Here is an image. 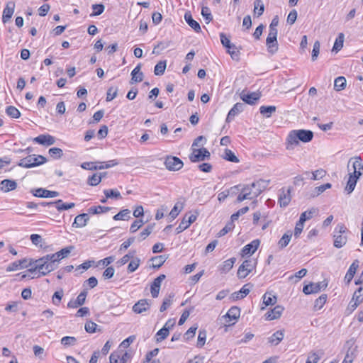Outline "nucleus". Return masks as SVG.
Here are the masks:
<instances>
[{"label": "nucleus", "instance_id": "1", "mask_svg": "<svg viewBox=\"0 0 363 363\" xmlns=\"http://www.w3.org/2000/svg\"><path fill=\"white\" fill-rule=\"evenodd\" d=\"M350 163H352L353 172L349 173V178L345 186V191L348 194H351L356 186L357 182L359 177L362 174L363 162L360 157H354L350 159L347 168L350 167ZM350 171V169H348Z\"/></svg>", "mask_w": 363, "mask_h": 363}, {"label": "nucleus", "instance_id": "2", "mask_svg": "<svg viewBox=\"0 0 363 363\" xmlns=\"http://www.w3.org/2000/svg\"><path fill=\"white\" fill-rule=\"evenodd\" d=\"M313 133L309 130H291L287 137L288 150L293 149L294 146L298 145V141L308 143L312 140Z\"/></svg>", "mask_w": 363, "mask_h": 363}, {"label": "nucleus", "instance_id": "3", "mask_svg": "<svg viewBox=\"0 0 363 363\" xmlns=\"http://www.w3.org/2000/svg\"><path fill=\"white\" fill-rule=\"evenodd\" d=\"M348 232L346 226L342 223H339L335 227L333 232L334 242L333 245L337 248H341L347 241V233Z\"/></svg>", "mask_w": 363, "mask_h": 363}, {"label": "nucleus", "instance_id": "4", "mask_svg": "<svg viewBox=\"0 0 363 363\" xmlns=\"http://www.w3.org/2000/svg\"><path fill=\"white\" fill-rule=\"evenodd\" d=\"M47 162L46 157L39 155H30L23 159H21L18 165L24 168H33L41 164H45Z\"/></svg>", "mask_w": 363, "mask_h": 363}, {"label": "nucleus", "instance_id": "5", "mask_svg": "<svg viewBox=\"0 0 363 363\" xmlns=\"http://www.w3.org/2000/svg\"><path fill=\"white\" fill-rule=\"evenodd\" d=\"M269 181L259 179L250 185H247L244 186V188H248V194H250V196L251 199L257 197L266 188L269 184Z\"/></svg>", "mask_w": 363, "mask_h": 363}, {"label": "nucleus", "instance_id": "6", "mask_svg": "<svg viewBox=\"0 0 363 363\" xmlns=\"http://www.w3.org/2000/svg\"><path fill=\"white\" fill-rule=\"evenodd\" d=\"M256 261L253 259H246L239 267L237 274L238 278H245L256 267Z\"/></svg>", "mask_w": 363, "mask_h": 363}, {"label": "nucleus", "instance_id": "7", "mask_svg": "<svg viewBox=\"0 0 363 363\" xmlns=\"http://www.w3.org/2000/svg\"><path fill=\"white\" fill-rule=\"evenodd\" d=\"M199 216V212L195 211L194 213H186L182 218L181 223L176 228L177 234H179L183 232L184 230L187 229L191 223H193L197 218Z\"/></svg>", "mask_w": 363, "mask_h": 363}, {"label": "nucleus", "instance_id": "8", "mask_svg": "<svg viewBox=\"0 0 363 363\" xmlns=\"http://www.w3.org/2000/svg\"><path fill=\"white\" fill-rule=\"evenodd\" d=\"M210 156L211 154L206 148H192V152L189 156V159L192 162H198L208 159Z\"/></svg>", "mask_w": 363, "mask_h": 363}, {"label": "nucleus", "instance_id": "9", "mask_svg": "<svg viewBox=\"0 0 363 363\" xmlns=\"http://www.w3.org/2000/svg\"><path fill=\"white\" fill-rule=\"evenodd\" d=\"M164 165L169 171H178L182 168L184 163L177 157L167 156L164 160Z\"/></svg>", "mask_w": 363, "mask_h": 363}, {"label": "nucleus", "instance_id": "10", "mask_svg": "<svg viewBox=\"0 0 363 363\" xmlns=\"http://www.w3.org/2000/svg\"><path fill=\"white\" fill-rule=\"evenodd\" d=\"M291 187H288L287 189L282 188L280 189L278 201L281 207H286L289 204L291 200Z\"/></svg>", "mask_w": 363, "mask_h": 363}, {"label": "nucleus", "instance_id": "11", "mask_svg": "<svg viewBox=\"0 0 363 363\" xmlns=\"http://www.w3.org/2000/svg\"><path fill=\"white\" fill-rule=\"evenodd\" d=\"M151 306V301L147 299H140L135 303L133 306V311L138 314H141L143 312L150 309Z\"/></svg>", "mask_w": 363, "mask_h": 363}, {"label": "nucleus", "instance_id": "12", "mask_svg": "<svg viewBox=\"0 0 363 363\" xmlns=\"http://www.w3.org/2000/svg\"><path fill=\"white\" fill-rule=\"evenodd\" d=\"M166 276L164 274H160L159 277L155 278L152 281L150 287L151 295L153 298H157L159 295L161 284L164 280Z\"/></svg>", "mask_w": 363, "mask_h": 363}, {"label": "nucleus", "instance_id": "13", "mask_svg": "<svg viewBox=\"0 0 363 363\" xmlns=\"http://www.w3.org/2000/svg\"><path fill=\"white\" fill-rule=\"evenodd\" d=\"M33 196L40 198H54L59 196V192L38 188L32 191Z\"/></svg>", "mask_w": 363, "mask_h": 363}, {"label": "nucleus", "instance_id": "14", "mask_svg": "<svg viewBox=\"0 0 363 363\" xmlns=\"http://www.w3.org/2000/svg\"><path fill=\"white\" fill-rule=\"evenodd\" d=\"M33 141L43 145L50 146L55 143V138L49 134H42L35 137Z\"/></svg>", "mask_w": 363, "mask_h": 363}, {"label": "nucleus", "instance_id": "15", "mask_svg": "<svg viewBox=\"0 0 363 363\" xmlns=\"http://www.w3.org/2000/svg\"><path fill=\"white\" fill-rule=\"evenodd\" d=\"M47 205L49 206H55L58 211L69 210L75 206L74 203H64L61 199H58L55 201H50L47 203Z\"/></svg>", "mask_w": 363, "mask_h": 363}, {"label": "nucleus", "instance_id": "16", "mask_svg": "<svg viewBox=\"0 0 363 363\" xmlns=\"http://www.w3.org/2000/svg\"><path fill=\"white\" fill-rule=\"evenodd\" d=\"M86 296L87 291L86 289H84L78 295L75 301L71 300L67 303V307L70 308H76L79 306L84 305L86 301Z\"/></svg>", "mask_w": 363, "mask_h": 363}, {"label": "nucleus", "instance_id": "17", "mask_svg": "<svg viewBox=\"0 0 363 363\" xmlns=\"http://www.w3.org/2000/svg\"><path fill=\"white\" fill-rule=\"evenodd\" d=\"M259 243V240H254L250 243L246 245L242 250V257L252 255L257 250Z\"/></svg>", "mask_w": 363, "mask_h": 363}, {"label": "nucleus", "instance_id": "18", "mask_svg": "<svg viewBox=\"0 0 363 363\" xmlns=\"http://www.w3.org/2000/svg\"><path fill=\"white\" fill-rule=\"evenodd\" d=\"M347 345H350V346L349 347L342 363H352L354 358L356 356L357 347L354 346V343L352 341H347Z\"/></svg>", "mask_w": 363, "mask_h": 363}, {"label": "nucleus", "instance_id": "19", "mask_svg": "<svg viewBox=\"0 0 363 363\" xmlns=\"http://www.w3.org/2000/svg\"><path fill=\"white\" fill-rule=\"evenodd\" d=\"M363 291L362 287H359L353 294L352 298L349 303V308L354 310L362 301L363 297L361 292Z\"/></svg>", "mask_w": 363, "mask_h": 363}, {"label": "nucleus", "instance_id": "20", "mask_svg": "<svg viewBox=\"0 0 363 363\" xmlns=\"http://www.w3.org/2000/svg\"><path fill=\"white\" fill-rule=\"evenodd\" d=\"M15 10V3L9 1L6 4L5 9L3 11L2 21L3 23L8 22L12 17Z\"/></svg>", "mask_w": 363, "mask_h": 363}, {"label": "nucleus", "instance_id": "21", "mask_svg": "<svg viewBox=\"0 0 363 363\" xmlns=\"http://www.w3.org/2000/svg\"><path fill=\"white\" fill-rule=\"evenodd\" d=\"M261 97V94L259 92H252L248 94L242 93L240 98L246 104L253 105Z\"/></svg>", "mask_w": 363, "mask_h": 363}, {"label": "nucleus", "instance_id": "22", "mask_svg": "<svg viewBox=\"0 0 363 363\" xmlns=\"http://www.w3.org/2000/svg\"><path fill=\"white\" fill-rule=\"evenodd\" d=\"M284 307L280 305L276 306L273 309L268 311L266 314V319L268 320H272L275 319H278L281 317L283 311Z\"/></svg>", "mask_w": 363, "mask_h": 363}, {"label": "nucleus", "instance_id": "23", "mask_svg": "<svg viewBox=\"0 0 363 363\" xmlns=\"http://www.w3.org/2000/svg\"><path fill=\"white\" fill-rule=\"evenodd\" d=\"M141 69V64H138L131 72V79L130 83L133 84L135 83H138L143 81L144 74L140 71Z\"/></svg>", "mask_w": 363, "mask_h": 363}, {"label": "nucleus", "instance_id": "24", "mask_svg": "<svg viewBox=\"0 0 363 363\" xmlns=\"http://www.w3.org/2000/svg\"><path fill=\"white\" fill-rule=\"evenodd\" d=\"M245 104L242 103H236L230 110L226 118V122H230L235 116L244 110Z\"/></svg>", "mask_w": 363, "mask_h": 363}, {"label": "nucleus", "instance_id": "25", "mask_svg": "<svg viewBox=\"0 0 363 363\" xmlns=\"http://www.w3.org/2000/svg\"><path fill=\"white\" fill-rule=\"evenodd\" d=\"M89 220V217L88 213L79 214L75 217L74 220L72 223V227L83 228L86 225Z\"/></svg>", "mask_w": 363, "mask_h": 363}, {"label": "nucleus", "instance_id": "26", "mask_svg": "<svg viewBox=\"0 0 363 363\" xmlns=\"http://www.w3.org/2000/svg\"><path fill=\"white\" fill-rule=\"evenodd\" d=\"M359 267V261L357 259L354 260L352 264L350 265L349 269L347 270L345 277V281L347 284H349L352 279L354 277V275L356 273V271Z\"/></svg>", "mask_w": 363, "mask_h": 363}, {"label": "nucleus", "instance_id": "27", "mask_svg": "<svg viewBox=\"0 0 363 363\" xmlns=\"http://www.w3.org/2000/svg\"><path fill=\"white\" fill-rule=\"evenodd\" d=\"M17 186V184L13 180L10 179H4L1 181L0 184V189L1 191L4 192H9L10 191L14 190Z\"/></svg>", "mask_w": 363, "mask_h": 363}, {"label": "nucleus", "instance_id": "28", "mask_svg": "<svg viewBox=\"0 0 363 363\" xmlns=\"http://www.w3.org/2000/svg\"><path fill=\"white\" fill-rule=\"evenodd\" d=\"M266 46L267 51L272 54H275L279 49V45L277 40L273 39L272 38L267 37L266 39Z\"/></svg>", "mask_w": 363, "mask_h": 363}, {"label": "nucleus", "instance_id": "29", "mask_svg": "<svg viewBox=\"0 0 363 363\" xmlns=\"http://www.w3.org/2000/svg\"><path fill=\"white\" fill-rule=\"evenodd\" d=\"M184 19L188 25L193 28L196 32L201 31V26L199 23L193 19L190 13H186L184 14Z\"/></svg>", "mask_w": 363, "mask_h": 363}, {"label": "nucleus", "instance_id": "30", "mask_svg": "<svg viewBox=\"0 0 363 363\" xmlns=\"http://www.w3.org/2000/svg\"><path fill=\"white\" fill-rule=\"evenodd\" d=\"M240 315V310L238 307L233 306L231 307L225 315L223 316L225 318H229L230 320H237Z\"/></svg>", "mask_w": 363, "mask_h": 363}, {"label": "nucleus", "instance_id": "31", "mask_svg": "<svg viewBox=\"0 0 363 363\" xmlns=\"http://www.w3.org/2000/svg\"><path fill=\"white\" fill-rule=\"evenodd\" d=\"M262 303L266 306H273L277 303V298L271 293H265L262 296Z\"/></svg>", "mask_w": 363, "mask_h": 363}, {"label": "nucleus", "instance_id": "32", "mask_svg": "<svg viewBox=\"0 0 363 363\" xmlns=\"http://www.w3.org/2000/svg\"><path fill=\"white\" fill-rule=\"evenodd\" d=\"M318 212V208H312L308 211L303 212L299 218V220L305 223L307 220H309L313 218V216L317 214Z\"/></svg>", "mask_w": 363, "mask_h": 363}, {"label": "nucleus", "instance_id": "33", "mask_svg": "<svg viewBox=\"0 0 363 363\" xmlns=\"http://www.w3.org/2000/svg\"><path fill=\"white\" fill-rule=\"evenodd\" d=\"M284 330H277L269 337V342L277 345L284 338Z\"/></svg>", "mask_w": 363, "mask_h": 363}, {"label": "nucleus", "instance_id": "34", "mask_svg": "<svg viewBox=\"0 0 363 363\" xmlns=\"http://www.w3.org/2000/svg\"><path fill=\"white\" fill-rule=\"evenodd\" d=\"M111 209V207L93 206L88 209V213L90 214H101L108 212Z\"/></svg>", "mask_w": 363, "mask_h": 363}, {"label": "nucleus", "instance_id": "35", "mask_svg": "<svg viewBox=\"0 0 363 363\" xmlns=\"http://www.w3.org/2000/svg\"><path fill=\"white\" fill-rule=\"evenodd\" d=\"M81 167L84 169H89V170H96V169H104V167L102 165V162H84L81 165Z\"/></svg>", "mask_w": 363, "mask_h": 363}, {"label": "nucleus", "instance_id": "36", "mask_svg": "<svg viewBox=\"0 0 363 363\" xmlns=\"http://www.w3.org/2000/svg\"><path fill=\"white\" fill-rule=\"evenodd\" d=\"M322 355H323V352L322 350H319L318 352H311L308 354L306 363H318Z\"/></svg>", "mask_w": 363, "mask_h": 363}, {"label": "nucleus", "instance_id": "37", "mask_svg": "<svg viewBox=\"0 0 363 363\" xmlns=\"http://www.w3.org/2000/svg\"><path fill=\"white\" fill-rule=\"evenodd\" d=\"M167 257L165 255H158L152 257L150 260L152 261V267L159 269L166 261Z\"/></svg>", "mask_w": 363, "mask_h": 363}, {"label": "nucleus", "instance_id": "38", "mask_svg": "<svg viewBox=\"0 0 363 363\" xmlns=\"http://www.w3.org/2000/svg\"><path fill=\"white\" fill-rule=\"evenodd\" d=\"M249 284L244 285L239 291L234 292L232 294L234 300H238L244 298L250 293V289L247 288Z\"/></svg>", "mask_w": 363, "mask_h": 363}, {"label": "nucleus", "instance_id": "39", "mask_svg": "<svg viewBox=\"0 0 363 363\" xmlns=\"http://www.w3.org/2000/svg\"><path fill=\"white\" fill-rule=\"evenodd\" d=\"M276 109L275 106H262L259 108V112L266 118H269L272 113H275Z\"/></svg>", "mask_w": 363, "mask_h": 363}, {"label": "nucleus", "instance_id": "40", "mask_svg": "<svg viewBox=\"0 0 363 363\" xmlns=\"http://www.w3.org/2000/svg\"><path fill=\"white\" fill-rule=\"evenodd\" d=\"M235 261L236 258L235 257L224 261L220 267V271L224 273L228 272L233 268Z\"/></svg>", "mask_w": 363, "mask_h": 363}, {"label": "nucleus", "instance_id": "41", "mask_svg": "<svg viewBox=\"0 0 363 363\" xmlns=\"http://www.w3.org/2000/svg\"><path fill=\"white\" fill-rule=\"evenodd\" d=\"M291 237H292V233L291 231H288L287 233L284 234V235L281 237V238L278 242L279 247L281 249H283L285 247H286L289 245V243L291 239Z\"/></svg>", "mask_w": 363, "mask_h": 363}, {"label": "nucleus", "instance_id": "42", "mask_svg": "<svg viewBox=\"0 0 363 363\" xmlns=\"http://www.w3.org/2000/svg\"><path fill=\"white\" fill-rule=\"evenodd\" d=\"M344 39L345 35L342 33H340L337 38H336L333 48V51H335V52H339L343 47L344 43Z\"/></svg>", "mask_w": 363, "mask_h": 363}, {"label": "nucleus", "instance_id": "43", "mask_svg": "<svg viewBox=\"0 0 363 363\" xmlns=\"http://www.w3.org/2000/svg\"><path fill=\"white\" fill-rule=\"evenodd\" d=\"M45 263H46V259L45 257L44 256L38 259L33 261V264H35V267L29 269L28 271L30 272H34L36 270H38V272L40 273V271H43V269H41L40 267H44Z\"/></svg>", "mask_w": 363, "mask_h": 363}, {"label": "nucleus", "instance_id": "44", "mask_svg": "<svg viewBox=\"0 0 363 363\" xmlns=\"http://www.w3.org/2000/svg\"><path fill=\"white\" fill-rule=\"evenodd\" d=\"M347 81L344 77H338L335 79L334 89L339 91L343 90L346 87Z\"/></svg>", "mask_w": 363, "mask_h": 363}, {"label": "nucleus", "instance_id": "45", "mask_svg": "<svg viewBox=\"0 0 363 363\" xmlns=\"http://www.w3.org/2000/svg\"><path fill=\"white\" fill-rule=\"evenodd\" d=\"M141 260L139 257H133L128 265L127 271L128 273H133L137 270L140 264Z\"/></svg>", "mask_w": 363, "mask_h": 363}, {"label": "nucleus", "instance_id": "46", "mask_svg": "<svg viewBox=\"0 0 363 363\" xmlns=\"http://www.w3.org/2000/svg\"><path fill=\"white\" fill-rule=\"evenodd\" d=\"M174 297V294H170L164 298L163 302L160 308V312H164L172 304Z\"/></svg>", "mask_w": 363, "mask_h": 363}, {"label": "nucleus", "instance_id": "47", "mask_svg": "<svg viewBox=\"0 0 363 363\" xmlns=\"http://www.w3.org/2000/svg\"><path fill=\"white\" fill-rule=\"evenodd\" d=\"M57 267V264H53L46 260V263H45L44 267H40L43 269V271H40V274L43 276L48 274V273L54 271Z\"/></svg>", "mask_w": 363, "mask_h": 363}, {"label": "nucleus", "instance_id": "48", "mask_svg": "<svg viewBox=\"0 0 363 363\" xmlns=\"http://www.w3.org/2000/svg\"><path fill=\"white\" fill-rule=\"evenodd\" d=\"M130 218V211L128 209H123L113 216L115 220H128Z\"/></svg>", "mask_w": 363, "mask_h": 363}, {"label": "nucleus", "instance_id": "49", "mask_svg": "<svg viewBox=\"0 0 363 363\" xmlns=\"http://www.w3.org/2000/svg\"><path fill=\"white\" fill-rule=\"evenodd\" d=\"M313 290L311 291H313V294L318 293L323 289H325L328 286V281L326 280H323L322 281H319L317 283H311Z\"/></svg>", "mask_w": 363, "mask_h": 363}, {"label": "nucleus", "instance_id": "50", "mask_svg": "<svg viewBox=\"0 0 363 363\" xmlns=\"http://www.w3.org/2000/svg\"><path fill=\"white\" fill-rule=\"evenodd\" d=\"M167 62L165 60L160 61L155 67L154 73L157 76L162 75L165 71Z\"/></svg>", "mask_w": 363, "mask_h": 363}, {"label": "nucleus", "instance_id": "51", "mask_svg": "<svg viewBox=\"0 0 363 363\" xmlns=\"http://www.w3.org/2000/svg\"><path fill=\"white\" fill-rule=\"evenodd\" d=\"M183 208H184V203L182 202H180V201L177 202L175 203L174 206L173 207V208L171 210V211L169 213V216L172 219H174L178 216L179 212L183 209Z\"/></svg>", "mask_w": 363, "mask_h": 363}, {"label": "nucleus", "instance_id": "52", "mask_svg": "<svg viewBox=\"0 0 363 363\" xmlns=\"http://www.w3.org/2000/svg\"><path fill=\"white\" fill-rule=\"evenodd\" d=\"M264 11V6L262 0H255L254 2V13L260 16Z\"/></svg>", "mask_w": 363, "mask_h": 363}, {"label": "nucleus", "instance_id": "53", "mask_svg": "<svg viewBox=\"0 0 363 363\" xmlns=\"http://www.w3.org/2000/svg\"><path fill=\"white\" fill-rule=\"evenodd\" d=\"M220 38L221 44L223 45V47L226 48L227 49H235V45L230 43V39L225 35V33H220Z\"/></svg>", "mask_w": 363, "mask_h": 363}, {"label": "nucleus", "instance_id": "54", "mask_svg": "<svg viewBox=\"0 0 363 363\" xmlns=\"http://www.w3.org/2000/svg\"><path fill=\"white\" fill-rule=\"evenodd\" d=\"M104 194L106 199H121V193L117 189H106L104 191Z\"/></svg>", "mask_w": 363, "mask_h": 363}, {"label": "nucleus", "instance_id": "55", "mask_svg": "<svg viewBox=\"0 0 363 363\" xmlns=\"http://www.w3.org/2000/svg\"><path fill=\"white\" fill-rule=\"evenodd\" d=\"M327 301V295L326 294H322L320 296L314 303V310H320L323 308V306L325 305V302Z\"/></svg>", "mask_w": 363, "mask_h": 363}, {"label": "nucleus", "instance_id": "56", "mask_svg": "<svg viewBox=\"0 0 363 363\" xmlns=\"http://www.w3.org/2000/svg\"><path fill=\"white\" fill-rule=\"evenodd\" d=\"M223 158L228 161L238 163L239 162V159L235 156L234 152L229 149H225L224 152Z\"/></svg>", "mask_w": 363, "mask_h": 363}, {"label": "nucleus", "instance_id": "57", "mask_svg": "<svg viewBox=\"0 0 363 363\" xmlns=\"http://www.w3.org/2000/svg\"><path fill=\"white\" fill-rule=\"evenodd\" d=\"M91 9L93 10V12L90 14V16H96L101 15L105 9V6L102 4H93L91 6Z\"/></svg>", "mask_w": 363, "mask_h": 363}, {"label": "nucleus", "instance_id": "58", "mask_svg": "<svg viewBox=\"0 0 363 363\" xmlns=\"http://www.w3.org/2000/svg\"><path fill=\"white\" fill-rule=\"evenodd\" d=\"M135 254V250L129 251L128 254H126L122 258L117 261V264L118 266H123L125 264L130 260V259H133L134 257Z\"/></svg>", "mask_w": 363, "mask_h": 363}, {"label": "nucleus", "instance_id": "59", "mask_svg": "<svg viewBox=\"0 0 363 363\" xmlns=\"http://www.w3.org/2000/svg\"><path fill=\"white\" fill-rule=\"evenodd\" d=\"M155 224L148 225L140 233L139 237V241L144 240L148 237L152 232Z\"/></svg>", "mask_w": 363, "mask_h": 363}, {"label": "nucleus", "instance_id": "60", "mask_svg": "<svg viewBox=\"0 0 363 363\" xmlns=\"http://www.w3.org/2000/svg\"><path fill=\"white\" fill-rule=\"evenodd\" d=\"M6 113L8 116L13 118H18L21 116V113L16 107L9 106L6 109Z\"/></svg>", "mask_w": 363, "mask_h": 363}, {"label": "nucleus", "instance_id": "61", "mask_svg": "<svg viewBox=\"0 0 363 363\" xmlns=\"http://www.w3.org/2000/svg\"><path fill=\"white\" fill-rule=\"evenodd\" d=\"M48 153L50 156L55 160L60 159L63 155L62 150L59 147L50 148Z\"/></svg>", "mask_w": 363, "mask_h": 363}, {"label": "nucleus", "instance_id": "62", "mask_svg": "<svg viewBox=\"0 0 363 363\" xmlns=\"http://www.w3.org/2000/svg\"><path fill=\"white\" fill-rule=\"evenodd\" d=\"M30 240L34 245L40 247L41 248L43 247L44 242L42 237L40 235L32 234L30 235Z\"/></svg>", "mask_w": 363, "mask_h": 363}, {"label": "nucleus", "instance_id": "63", "mask_svg": "<svg viewBox=\"0 0 363 363\" xmlns=\"http://www.w3.org/2000/svg\"><path fill=\"white\" fill-rule=\"evenodd\" d=\"M169 331L166 328H161L156 333V341L160 342V341L164 340L169 335Z\"/></svg>", "mask_w": 363, "mask_h": 363}, {"label": "nucleus", "instance_id": "64", "mask_svg": "<svg viewBox=\"0 0 363 363\" xmlns=\"http://www.w3.org/2000/svg\"><path fill=\"white\" fill-rule=\"evenodd\" d=\"M76 342L77 339L71 336H65L61 339V344L65 347L74 345Z\"/></svg>", "mask_w": 363, "mask_h": 363}]
</instances>
